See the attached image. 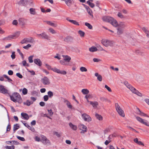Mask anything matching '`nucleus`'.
I'll list each match as a JSON object with an SVG mask.
<instances>
[{
	"instance_id": "f257e3e1",
	"label": "nucleus",
	"mask_w": 149,
	"mask_h": 149,
	"mask_svg": "<svg viewBox=\"0 0 149 149\" xmlns=\"http://www.w3.org/2000/svg\"><path fill=\"white\" fill-rule=\"evenodd\" d=\"M124 84L129 89L132 93H134L139 96H142V95L141 93L139 92L134 88L127 81H125Z\"/></svg>"
},
{
	"instance_id": "f03ea898",
	"label": "nucleus",
	"mask_w": 149,
	"mask_h": 149,
	"mask_svg": "<svg viewBox=\"0 0 149 149\" xmlns=\"http://www.w3.org/2000/svg\"><path fill=\"white\" fill-rule=\"evenodd\" d=\"M11 100L14 102H19L21 100L20 95L17 93H14L10 96Z\"/></svg>"
},
{
	"instance_id": "7ed1b4c3",
	"label": "nucleus",
	"mask_w": 149,
	"mask_h": 149,
	"mask_svg": "<svg viewBox=\"0 0 149 149\" xmlns=\"http://www.w3.org/2000/svg\"><path fill=\"white\" fill-rule=\"evenodd\" d=\"M101 42L103 45L105 47L113 46L114 42L112 41L106 39H103L101 40Z\"/></svg>"
},
{
	"instance_id": "20e7f679",
	"label": "nucleus",
	"mask_w": 149,
	"mask_h": 149,
	"mask_svg": "<svg viewBox=\"0 0 149 149\" xmlns=\"http://www.w3.org/2000/svg\"><path fill=\"white\" fill-rule=\"evenodd\" d=\"M115 107L117 112L119 115L122 117H124L125 115L124 111L118 103H115Z\"/></svg>"
},
{
	"instance_id": "39448f33",
	"label": "nucleus",
	"mask_w": 149,
	"mask_h": 149,
	"mask_svg": "<svg viewBox=\"0 0 149 149\" xmlns=\"http://www.w3.org/2000/svg\"><path fill=\"white\" fill-rule=\"evenodd\" d=\"M35 42V41L32 37H29V38H25L23 39L21 41V43L22 44L28 43L30 42L31 43H34Z\"/></svg>"
},
{
	"instance_id": "423d86ee",
	"label": "nucleus",
	"mask_w": 149,
	"mask_h": 149,
	"mask_svg": "<svg viewBox=\"0 0 149 149\" xmlns=\"http://www.w3.org/2000/svg\"><path fill=\"white\" fill-rule=\"evenodd\" d=\"M136 119L141 123L149 127V123L146 120H144L140 117L135 116Z\"/></svg>"
},
{
	"instance_id": "0eeeda50",
	"label": "nucleus",
	"mask_w": 149,
	"mask_h": 149,
	"mask_svg": "<svg viewBox=\"0 0 149 149\" xmlns=\"http://www.w3.org/2000/svg\"><path fill=\"white\" fill-rule=\"evenodd\" d=\"M20 34V32H17L16 33L13 35H10L8 37L5 38L4 40H10L11 39H14L15 38H17L18 37Z\"/></svg>"
},
{
	"instance_id": "6e6552de",
	"label": "nucleus",
	"mask_w": 149,
	"mask_h": 149,
	"mask_svg": "<svg viewBox=\"0 0 149 149\" xmlns=\"http://www.w3.org/2000/svg\"><path fill=\"white\" fill-rule=\"evenodd\" d=\"M27 20L26 19L23 18H21L18 20L19 23L20 25L22 27H24L26 24Z\"/></svg>"
},
{
	"instance_id": "1a4fd4ad",
	"label": "nucleus",
	"mask_w": 149,
	"mask_h": 149,
	"mask_svg": "<svg viewBox=\"0 0 149 149\" xmlns=\"http://www.w3.org/2000/svg\"><path fill=\"white\" fill-rule=\"evenodd\" d=\"M41 141L44 144L46 145L47 144L49 143L50 142L49 139H47L46 137L43 135L41 136Z\"/></svg>"
},
{
	"instance_id": "9d476101",
	"label": "nucleus",
	"mask_w": 149,
	"mask_h": 149,
	"mask_svg": "<svg viewBox=\"0 0 149 149\" xmlns=\"http://www.w3.org/2000/svg\"><path fill=\"white\" fill-rule=\"evenodd\" d=\"M52 70L55 72L63 75H65L67 74L66 71L64 70H61L60 69H58L56 68L52 69Z\"/></svg>"
},
{
	"instance_id": "9b49d317",
	"label": "nucleus",
	"mask_w": 149,
	"mask_h": 149,
	"mask_svg": "<svg viewBox=\"0 0 149 149\" xmlns=\"http://www.w3.org/2000/svg\"><path fill=\"white\" fill-rule=\"evenodd\" d=\"M37 36L38 37H41L42 39H45L47 40H50V37L47 35L45 33L43 32L41 34H37Z\"/></svg>"
},
{
	"instance_id": "f8f14e48",
	"label": "nucleus",
	"mask_w": 149,
	"mask_h": 149,
	"mask_svg": "<svg viewBox=\"0 0 149 149\" xmlns=\"http://www.w3.org/2000/svg\"><path fill=\"white\" fill-rule=\"evenodd\" d=\"M42 83L45 85H48L50 84V82L49 79L47 77H45L41 79Z\"/></svg>"
},
{
	"instance_id": "ddd939ff",
	"label": "nucleus",
	"mask_w": 149,
	"mask_h": 149,
	"mask_svg": "<svg viewBox=\"0 0 149 149\" xmlns=\"http://www.w3.org/2000/svg\"><path fill=\"white\" fill-rule=\"evenodd\" d=\"M103 20L105 22L110 23L113 20V18L108 16H104L102 17Z\"/></svg>"
},
{
	"instance_id": "4468645a",
	"label": "nucleus",
	"mask_w": 149,
	"mask_h": 149,
	"mask_svg": "<svg viewBox=\"0 0 149 149\" xmlns=\"http://www.w3.org/2000/svg\"><path fill=\"white\" fill-rule=\"evenodd\" d=\"M83 119L85 121H90L91 120V117L86 113H84L82 115Z\"/></svg>"
},
{
	"instance_id": "2eb2a0df",
	"label": "nucleus",
	"mask_w": 149,
	"mask_h": 149,
	"mask_svg": "<svg viewBox=\"0 0 149 149\" xmlns=\"http://www.w3.org/2000/svg\"><path fill=\"white\" fill-rule=\"evenodd\" d=\"M0 92L4 94L8 93V90L5 88V86L2 85H0Z\"/></svg>"
},
{
	"instance_id": "dca6fc26",
	"label": "nucleus",
	"mask_w": 149,
	"mask_h": 149,
	"mask_svg": "<svg viewBox=\"0 0 149 149\" xmlns=\"http://www.w3.org/2000/svg\"><path fill=\"white\" fill-rule=\"evenodd\" d=\"M73 40V38L70 36H67L64 39V41L67 42H72Z\"/></svg>"
},
{
	"instance_id": "f3484780",
	"label": "nucleus",
	"mask_w": 149,
	"mask_h": 149,
	"mask_svg": "<svg viewBox=\"0 0 149 149\" xmlns=\"http://www.w3.org/2000/svg\"><path fill=\"white\" fill-rule=\"evenodd\" d=\"M23 124L25 127H26L28 128L31 130L32 132H35V129L33 127H31L30 125H29L26 123H23Z\"/></svg>"
},
{
	"instance_id": "a211bd4d",
	"label": "nucleus",
	"mask_w": 149,
	"mask_h": 149,
	"mask_svg": "<svg viewBox=\"0 0 149 149\" xmlns=\"http://www.w3.org/2000/svg\"><path fill=\"white\" fill-rule=\"evenodd\" d=\"M59 62L61 65H70L69 64V62H67L64 59H63V60H60L59 61Z\"/></svg>"
},
{
	"instance_id": "6ab92c4d",
	"label": "nucleus",
	"mask_w": 149,
	"mask_h": 149,
	"mask_svg": "<svg viewBox=\"0 0 149 149\" xmlns=\"http://www.w3.org/2000/svg\"><path fill=\"white\" fill-rule=\"evenodd\" d=\"M80 129L84 132H86L87 130V127L83 124H80L79 125Z\"/></svg>"
},
{
	"instance_id": "aec40b11",
	"label": "nucleus",
	"mask_w": 149,
	"mask_h": 149,
	"mask_svg": "<svg viewBox=\"0 0 149 149\" xmlns=\"http://www.w3.org/2000/svg\"><path fill=\"white\" fill-rule=\"evenodd\" d=\"M34 62L35 64L39 66H41L42 65L41 62L39 59L37 58L34 59Z\"/></svg>"
},
{
	"instance_id": "412c9836",
	"label": "nucleus",
	"mask_w": 149,
	"mask_h": 149,
	"mask_svg": "<svg viewBox=\"0 0 149 149\" xmlns=\"http://www.w3.org/2000/svg\"><path fill=\"white\" fill-rule=\"evenodd\" d=\"M137 109L138 110V112H137V113L140 115L141 116L146 117H149V116H148L146 114L141 112L139 108H137Z\"/></svg>"
},
{
	"instance_id": "4be33fe9",
	"label": "nucleus",
	"mask_w": 149,
	"mask_h": 149,
	"mask_svg": "<svg viewBox=\"0 0 149 149\" xmlns=\"http://www.w3.org/2000/svg\"><path fill=\"white\" fill-rule=\"evenodd\" d=\"M29 13L32 15H34L37 14L35 9L33 8H31L29 9Z\"/></svg>"
},
{
	"instance_id": "5701e85b",
	"label": "nucleus",
	"mask_w": 149,
	"mask_h": 149,
	"mask_svg": "<svg viewBox=\"0 0 149 149\" xmlns=\"http://www.w3.org/2000/svg\"><path fill=\"white\" fill-rule=\"evenodd\" d=\"M142 29L143 32L146 34L147 36L149 38V30L144 27H143Z\"/></svg>"
},
{
	"instance_id": "b1692460",
	"label": "nucleus",
	"mask_w": 149,
	"mask_h": 149,
	"mask_svg": "<svg viewBox=\"0 0 149 149\" xmlns=\"http://www.w3.org/2000/svg\"><path fill=\"white\" fill-rule=\"evenodd\" d=\"M110 23L113 25L114 26L117 27L118 24V23L116 20L113 18V20L110 22Z\"/></svg>"
},
{
	"instance_id": "393cba45",
	"label": "nucleus",
	"mask_w": 149,
	"mask_h": 149,
	"mask_svg": "<svg viewBox=\"0 0 149 149\" xmlns=\"http://www.w3.org/2000/svg\"><path fill=\"white\" fill-rule=\"evenodd\" d=\"M118 26V28L123 29L126 27V25L124 22H120Z\"/></svg>"
},
{
	"instance_id": "a878e982",
	"label": "nucleus",
	"mask_w": 149,
	"mask_h": 149,
	"mask_svg": "<svg viewBox=\"0 0 149 149\" xmlns=\"http://www.w3.org/2000/svg\"><path fill=\"white\" fill-rule=\"evenodd\" d=\"M69 125L70 127L74 130H76L77 129V126L74 125L71 123H69Z\"/></svg>"
},
{
	"instance_id": "bb28decb",
	"label": "nucleus",
	"mask_w": 149,
	"mask_h": 149,
	"mask_svg": "<svg viewBox=\"0 0 149 149\" xmlns=\"http://www.w3.org/2000/svg\"><path fill=\"white\" fill-rule=\"evenodd\" d=\"M95 76L97 77V79L100 81L102 80V77L101 75L99 74L98 73L96 72L95 74Z\"/></svg>"
},
{
	"instance_id": "cd10ccee",
	"label": "nucleus",
	"mask_w": 149,
	"mask_h": 149,
	"mask_svg": "<svg viewBox=\"0 0 149 149\" xmlns=\"http://www.w3.org/2000/svg\"><path fill=\"white\" fill-rule=\"evenodd\" d=\"M69 49L71 51L76 52H79V50L78 49L77 47H70Z\"/></svg>"
},
{
	"instance_id": "c85d7f7f",
	"label": "nucleus",
	"mask_w": 149,
	"mask_h": 149,
	"mask_svg": "<svg viewBox=\"0 0 149 149\" xmlns=\"http://www.w3.org/2000/svg\"><path fill=\"white\" fill-rule=\"evenodd\" d=\"M134 141L138 144L140 145L144 146V144L141 141H139L138 139L137 138H136L134 139Z\"/></svg>"
},
{
	"instance_id": "c756f323",
	"label": "nucleus",
	"mask_w": 149,
	"mask_h": 149,
	"mask_svg": "<svg viewBox=\"0 0 149 149\" xmlns=\"http://www.w3.org/2000/svg\"><path fill=\"white\" fill-rule=\"evenodd\" d=\"M45 22L49 25L54 27H56L57 26V24L52 23L50 21H46Z\"/></svg>"
},
{
	"instance_id": "7c9ffc66",
	"label": "nucleus",
	"mask_w": 149,
	"mask_h": 149,
	"mask_svg": "<svg viewBox=\"0 0 149 149\" xmlns=\"http://www.w3.org/2000/svg\"><path fill=\"white\" fill-rule=\"evenodd\" d=\"M73 0H65V2L67 6H70L72 4Z\"/></svg>"
},
{
	"instance_id": "2f4dec72",
	"label": "nucleus",
	"mask_w": 149,
	"mask_h": 149,
	"mask_svg": "<svg viewBox=\"0 0 149 149\" xmlns=\"http://www.w3.org/2000/svg\"><path fill=\"white\" fill-rule=\"evenodd\" d=\"M19 5H22L23 6H26L27 4V2L24 0H21L18 3Z\"/></svg>"
},
{
	"instance_id": "473e14b6",
	"label": "nucleus",
	"mask_w": 149,
	"mask_h": 149,
	"mask_svg": "<svg viewBox=\"0 0 149 149\" xmlns=\"http://www.w3.org/2000/svg\"><path fill=\"white\" fill-rule=\"evenodd\" d=\"M90 104L94 107H96L98 105V103L97 102H90Z\"/></svg>"
},
{
	"instance_id": "72a5a7b5",
	"label": "nucleus",
	"mask_w": 149,
	"mask_h": 149,
	"mask_svg": "<svg viewBox=\"0 0 149 149\" xmlns=\"http://www.w3.org/2000/svg\"><path fill=\"white\" fill-rule=\"evenodd\" d=\"M81 92L84 95H86L89 93V90L87 89H83L81 91Z\"/></svg>"
},
{
	"instance_id": "f704fd0d",
	"label": "nucleus",
	"mask_w": 149,
	"mask_h": 149,
	"mask_svg": "<svg viewBox=\"0 0 149 149\" xmlns=\"http://www.w3.org/2000/svg\"><path fill=\"white\" fill-rule=\"evenodd\" d=\"M21 115L25 119L28 120L29 119V116L27 113H22Z\"/></svg>"
},
{
	"instance_id": "c9c22d12",
	"label": "nucleus",
	"mask_w": 149,
	"mask_h": 149,
	"mask_svg": "<svg viewBox=\"0 0 149 149\" xmlns=\"http://www.w3.org/2000/svg\"><path fill=\"white\" fill-rule=\"evenodd\" d=\"M69 22H71V23L75 25H79V24L78 22L76 21L75 20H68L67 19Z\"/></svg>"
},
{
	"instance_id": "e433bc0d",
	"label": "nucleus",
	"mask_w": 149,
	"mask_h": 149,
	"mask_svg": "<svg viewBox=\"0 0 149 149\" xmlns=\"http://www.w3.org/2000/svg\"><path fill=\"white\" fill-rule=\"evenodd\" d=\"M89 50L91 52H93L97 51V48L96 47H91L89 48Z\"/></svg>"
},
{
	"instance_id": "4c0bfd02",
	"label": "nucleus",
	"mask_w": 149,
	"mask_h": 149,
	"mask_svg": "<svg viewBox=\"0 0 149 149\" xmlns=\"http://www.w3.org/2000/svg\"><path fill=\"white\" fill-rule=\"evenodd\" d=\"M123 29L118 27L117 31L118 34L119 35L122 34L123 32Z\"/></svg>"
},
{
	"instance_id": "58836bf2",
	"label": "nucleus",
	"mask_w": 149,
	"mask_h": 149,
	"mask_svg": "<svg viewBox=\"0 0 149 149\" xmlns=\"http://www.w3.org/2000/svg\"><path fill=\"white\" fill-rule=\"evenodd\" d=\"M33 102L30 101L29 100H27L26 102H24V104H26L28 106H30L31 104H32Z\"/></svg>"
},
{
	"instance_id": "ea45409f",
	"label": "nucleus",
	"mask_w": 149,
	"mask_h": 149,
	"mask_svg": "<svg viewBox=\"0 0 149 149\" xmlns=\"http://www.w3.org/2000/svg\"><path fill=\"white\" fill-rule=\"evenodd\" d=\"M19 128V126L18 124L14 125L13 126V130L14 131L17 130Z\"/></svg>"
},
{
	"instance_id": "a19ab883",
	"label": "nucleus",
	"mask_w": 149,
	"mask_h": 149,
	"mask_svg": "<svg viewBox=\"0 0 149 149\" xmlns=\"http://www.w3.org/2000/svg\"><path fill=\"white\" fill-rule=\"evenodd\" d=\"M78 33L80 35V36L81 37H84V35H85L84 32L81 30H79L78 31Z\"/></svg>"
},
{
	"instance_id": "79ce46f5",
	"label": "nucleus",
	"mask_w": 149,
	"mask_h": 149,
	"mask_svg": "<svg viewBox=\"0 0 149 149\" xmlns=\"http://www.w3.org/2000/svg\"><path fill=\"white\" fill-rule=\"evenodd\" d=\"M80 70L82 72H86L87 71V69L85 67H81L80 68Z\"/></svg>"
},
{
	"instance_id": "37998d69",
	"label": "nucleus",
	"mask_w": 149,
	"mask_h": 149,
	"mask_svg": "<svg viewBox=\"0 0 149 149\" xmlns=\"http://www.w3.org/2000/svg\"><path fill=\"white\" fill-rule=\"evenodd\" d=\"M85 25L88 27L90 29H92V26L89 23H87V22H86L85 23Z\"/></svg>"
},
{
	"instance_id": "c03bdc74",
	"label": "nucleus",
	"mask_w": 149,
	"mask_h": 149,
	"mask_svg": "<svg viewBox=\"0 0 149 149\" xmlns=\"http://www.w3.org/2000/svg\"><path fill=\"white\" fill-rule=\"evenodd\" d=\"M96 118L99 120H102V117L100 115L96 114L95 115Z\"/></svg>"
},
{
	"instance_id": "a18cd8bd",
	"label": "nucleus",
	"mask_w": 149,
	"mask_h": 149,
	"mask_svg": "<svg viewBox=\"0 0 149 149\" xmlns=\"http://www.w3.org/2000/svg\"><path fill=\"white\" fill-rule=\"evenodd\" d=\"M22 63L23 65L24 66L29 67V64L27 63L26 61L25 60H24L22 62Z\"/></svg>"
},
{
	"instance_id": "49530a36",
	"label": "nucleus",
	"mask_w": 149,
	"mask_h": 149,
	"mask_svg": "<svg viewBox=\"0 0 149 149\" xmlns=\"http://www.w3.org/2000/svg\"><path fill=\"white\" fill-rule=\"evenodd\" d=\"M49 30L50 32L52 34H54L56 33V31L52 28H49Z\"/></svg>"
},
{
	"instance_id": "de8ad7c7",
	"label": "nucleus",
	"mask_w": 149,
	"mask_h": 149,
	"mask_svg": "<svg viewBox=\"0 0 149 149\" xmlns=\"http://www.w3.org/2000/svg\"><path fill=\"white\" fill-rule=\"evenodd\" d=\"M15 148V146L13 145L12 146H7L5 147L6 149H14Z\"/></svg>"
},
{
	"instance_id": "09e8293b",
	"label": "nucleus",
	"mask_w": 149,
	"mask_h": 149,
	"mask_svg": "<svg viewBox=\"0 0 149 149\" xmlns=\"http://www.w3.org/2000/svg\"><path fill=\"white\" fill-rule=\"evenodd\" d=\"M47 94L48 95L49 97H51L53 95V92L51 91H49L47 93Z\"/></svg>"
},
{
	"instance_id": "8fccbe9b",
	"label": "nucleus",
	"mask_w": 149,
	"mask_h": 149,
	"mask_svg": "<svg viewBox=\"0 0 149 149\" xmlns=\"http://www.w3.org/2000/svg\"><path fill=\"white\" fill-rule=\"evenodd\" d=\"M117 16L118 17L121 18H125V17L120 12H119L118 13Z\"/></svg>"
},
{
	"instance_id": "3c124183",
	"label": "nucleus",
	"mask_w": 149,
	"mask_h": 149,
	"mask_svg": "<svg viewBox=\"0 0 149 149\" xmlns=\"http://www.w3.org/2000/svg\"><path fill=\"white\" fill-rule=\"evenodd\" d=\"M66 104L68 108H72V106L71 104L68 101H66Z\"/></svg>"
},
{
	"instance_id": "603ef678",
	"label": "nucleus",
	"mask_w": 149,
	"mask_h": 149,
	"mask_svg": "<svg viewBox=\"0 0 149 149\" xmlns=\"http://www.w3.org/2000/svg\"><path fill=\"white\" fill-rule=\"evenodd\" d=\"M22 92L24 95H26L28 92L26 88H24L22 90Z\"/></svg>"
},
{
	"instance_id": "864d4df0",
	"label": "nucleus",
	"mask_w": 149,
	"mask_h": 149,
	"mask_svg": "<svg viewBox=\"0 0 149 149\" xmlns=\"http://www.w3.org/2000/svg\"><path fill=\"white\" fill-rule=\"evenodd\" d=\"M3 76L6 79H7L9 81H12V80L6 74L3 75Z\"/></svg>"
},
{
	"instance_id": "5fc2aeb1",
	"label": "nucleus",
	"mask_w": 149,
	"mask_h": 149,
	"mask_svg": "<svg viewBox=\"0 0 149 149\" xmlns=\"http://www.w3.org/2000/svg\"><path fill=\"white\" fill-rule=\"evenodd\" d=\"M27 3H28V4L30 5V6H33V1L32 0H27V1H26Z\"/></svg>"
},
{
	"instance_id": "6e6d98bb",
	"label": "nucleus",
	"mask_w": 149,
	"mask_h": 149,
	"mask_svg": "<svg viewBox=\"0 0 149 149\" xmlns=\"http://www.w3.org/2000/svg\"><path fill=\"white\" fill-rule=\"evenodd\" d=\"M33 56H32L29 57L28 59L29 62L30 63H32L33 62Z\"/></svg>"
},
{
	"instance_id": "4d7b16f0",
	"label": "nucleus",
	"mask_w": 149,
	"mask_h": 149,
	"mask_svg": "<svg viewBox=\"0 0 149 149\" xmlns=\"http://www.w3.org/2000/svg\"><path fill=\"white\" fill-rule=\"evenodd\" d=\"M44 100L45 101H47L49 99V96L48 95H45L43 97Z\"/></svg>"
},
{
	"instance_id": "13d9d810",
	"label": "nucleus",
	"mask_w": 149,
	"mask_h": 149,
	"mask_svg": "<svg viewBox=\"0 0 149 149\" xmlns=\"http://www.w3.org/2000/svg\"><path fill=\"white\" fill-rule=\"evenodd\" d=\"M35 140L36 141L39 142L40 141H41V140L40 139V138L38 136H36L35 137Z\"/></svg>"
},
{
	"instance_id": "bf43d9fd",
	"label": "nucleus",
	"mask_w": 149,
	"mask_h": 149,
	"mask_svg": "<svg viewBox=\"0 0 149 149\" xmlns=\"http://www.w3.org/2000/svg\"><path fill=\"white\" fill-rule=\"evenodd\" d=\"M64 59L69 63L71 59V58L70 56H68L67 58H64Z\"/></svg>"
},
{
	"instance_id": "052dcab7",
	"label": "nucleus",
	"mask_w": 149,
	"mask_h": 149,
	"mask_svg": "<svg viewBox=\"0 0 149 149\" xmlns=\"http://www.w3.org/2000/svg\"><path fill=\"white\" fill-rule=\"evenodd\" d=\"M93 61L94 62H98L101 61V60L97 58H94Z\"/></svg>"
},
{
	"instance_id": "680f3d73",
	"label": "nucleus",
	"mask_w": 149,
	"mask_h": 149,
	"mask_svg": "<svg viewBox=\"0 0 149 149\" xmlns=\"http://www.w3.org/2000/svg\"><path fill=\"white\" fill-rule=\"evenodd\" d=\"M104 87L105 88H106L108 90V91H109L110 92H111L112 91L111 89L107 85H105Z\"/></svg>"
},
{
	"instance_id": "e2e57ef3",
	"label": "nucleus",
	"mask_w": 149,
	"mask_h": 149,
	"mask_svg": "<svg viewBox=\"0 0 149 149\" xmlns=\"http://www.w3.org/2000/svg\"><path fill=\"white\" fill-rule=\"evenodd\" d=\"M17 51L19 53V54L21 56L23 59H24V56L23 54L20 52V50L19 49H17Z\"/></svg>"
},
{
	"instance_id": "0e129e2a",
	"label": "nucleus",
	"mask_w": 149,
	"mask_h": 149,
	"mask_svg": "<svg viewBox=\"0 0 149 149\" xmlns=\"http://www.w3.org/2000/svg\"><path fill=\"white\" fill-rule=\"evenodd\" d=\"M11 57L13 59L15 58V52H13L12 53V54L11 55Z\"/></svg>"
},
{
	"instance_id": "69168bd1",
	"label": "nucleus",
	"mask_w": 149,
	"mask_h": 149,
	"mask_svg": "<svg viewBox=\"0 0 149 149\" xmlns=\"http://www.w3.org/2000/svg\"><path fill=\"white\" fill-rule=\"evenodd\" d=\"M17 137L18 139H19L21 141H24L25 140V139L23 137H21L19 136H17Z\"/></svg>"
},
{
	"instance_id": "338daca9",
	"label": "nucleus",
	"mask_w": 149,
	"mask_h": 149,
	"mask_svg": "<svg viewBox=\"0 0 149 149\" xmlns=\"http://www.w3.org/2000/svg\"><path fill=\"white\" fill-rule=\"evenodd\" d=\"M48 111L49 115L50 116H52L53 115V113L51 109L50 110H48Z\"/></svg>"
},
{
	"instance_id": "774afa93",
	"label": "nucleus",
	"mask_w": 149,
	"mask_h": 149,
	"mask_svg": "<svg viewBox=\"0 0 149 149\" xmlns=\"http://www.w3.org/2000/svg\"><path fill=\"white\" fill-rule=\"evenodd\" d=\"M16 75L18 77L20 78H22L23 76L19 73H17L16 74Z\"/></svg>"
}]
</instances>
